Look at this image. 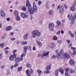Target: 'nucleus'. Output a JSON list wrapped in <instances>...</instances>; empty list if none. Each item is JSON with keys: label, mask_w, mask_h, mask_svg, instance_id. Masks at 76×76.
Returning <instances> with one entry per match:
<instances>
[{"label": "nucleus", "mask_w": 76, "mask_h": 76, "mask_svg": "<svg viewBox=\"0 0 76 76\" xmlns=\"http://www.w3.org/2000/svg\"><path fill=\"white\" fill-rule=\"evenodd\" d=\"M26 7H28L27 10L30 15H32L34 13V12H37V9L35 5V3L33 2V7H32L30 4L29 1L28 0H26Z\"/></svg>", "instance_id": "1"}, {"label": "nucleus", "mask_w": 76, "mask_h": 76, "mask_svg": "<svg viewBox=\"0 0 76 76\" xmlns=\"http://www.w3.org/2000/svg\"><path fill=\"white\" fill-rule=\"evenodd\" d=\"M41 34V32H39L38 30H34L31 33V35H32L33 38H35L37 36L38 37H39Z\"/></svg>", "instance_id": "2"}, {"label": "nucleus", "mask_w": 76, "mask_h": 76, "mask_svg": "<svg viewBox=\"0 0 76 76\" xmlns=\"http://www.w3.org/2000/svg\"><path fill=\"white\" fill-rule=\"evenodd\" d=\"M54 24L53 23H51L49 25V28L51 31H54Z\"/></svg>", "instance_id": "3"}, {"label": "nucleus", "mask_w": 76, "mask_h": 76, "mask_svg": "<svg viewBox=\"0 0 76 76\" xmlns=\"http://www.w3.org/2000/svg\"><path fill=\"white\" fill-rule=\"evenodd\" d=\"M16 57V54L14 53L13 55H11L10 57V60L11 61H13L14 60V58H15Z\"/></svg>", "instance_id": "4"}, {"label": "nucleus", "mask_w": 76, "mask_h": 76, "mask_svg": "<svg viewBox=\"0 0 76 76\" xmlns=\"http://www.w3.org/2000/svg\"><path fill=\"white\" fill-rule=\"evenodd\" d=\"M28 49V47L27 46H25L23 47V51L24 52L23 54L26 55V51H27V50Z\"/></svg>", "instance_id": "5"}, {"label": "nucleus", "mask_w": 76, "mask_h": 76, "mask_svg": "<svg viewBox=\"0 0 76 76\" xmlns=\"http://www.w3.org/2000/svg\"><path fill=\"white\" fill-rule=\"evenodd\" d=\"M63 56H64L65 58H70V56L68 54L66 53H64Z\"/></svg>", "instance_id": "6"}, {"label": "nucleus", "mask_w": 76, "mask_h": 76, "mask_svg": "<svg viewBox=\"0 0 76 76\" xmlns=\"http://www.w3.org/2000/svg\"><path fill=\"white\" fill-rule=\"evenodd\" d=\"M63 11H64V7L63 6H62L61 7H60L59 10V13H63Z\"/></svg>", "instance_id": "7"}, {"label": "nucleus", "mask_w": 76, "mask_h": 76, "mask_svg": "<svg viewBox=\"0 0 76 76\" xmlns=\"http://www.w3.org/2000/svg\"><path fill=\"white\" fill-rule=\"evenodd\" d=\"M43 56L45 57V56H47L49 54V52H47V51H43Z\"/></svg>", "instance_id": "8"}, {"label": "nucleus", "mask_w": 76, "mask_h": 76, "mask_svg": "<svg viewBox=\"0 0 76 76\" xmlns=\"http://www.w3.org/2000/svg\"><path fill=\"white\" fill-rule=\"evenodd\" d=\"M49 48H54V43L52 42L50 43L49 46Z\"/></svg>", "instance_id": "9"}, {"label": "nucleus", "mask_w": 76, "mask_h": 76, "mask_svg": "<svg viewBox=\"0 0 76 76\" xmlns=\"http://www.w3.org/2000/svg\"><path fill=\"white\" fill-rule=\"evenodd\" d=\"M28 33H26L25 35L23 36V39L24 40H27L28 39Z\"/></svg>", "instance_id": "10"}, {"label": "nucleus", "mask_w": 76, "mask_h": 76, "mask_svg": "<svg viewBox=\"0 0 76 76\" xmlns=\"http://www.w3.org/2000/svg\"><path fill=\"white\" fill-rule=\"evenodd\" d=\"M0 13L1 16H2V17H3V16L4 17L6 16V15L5 14V13H4V12L3 10H1Z\"/></svg>", "instance_id": "11"}, {"label": "nucleus", "mask_w": 76, "mask_h": 76, "mask_svg": "<svg viewBox=\"0 0 76 76\" xmlns=\"http://www.w3.org/2000/svg\"><path fill=\"white\" fill-rule=\"evenodd\" d=\"M69 64L70 65H71V66H74V65H75V62H74L73 59H70L69 61Z\"/></svg>", "instance_id": "12"}, {"label": "nucleus", "mask_w": 76, "mask_h": 76, "mask_svg": "<svg viewBox=\"0 0 76 76\" xmlns=\"http://www.w3.org/2000/svg\"><path fill=\"white\" fill-rule=\"evenodd\" d=\"M69 20H71L72 22V23H73L75 21V18L73 16H72V18H69Z\"/></svg>", "instance_id": "13"}, {"label": "nucleus", "mask_w": 76, "mask_h": 76, "mask_svg": "<svg viewBox=\"0 0 76 76\" xmlns=\"http://www.w3.org/2000/svg\"><path fill=\"white\" fill-rule=\"evenodd\" d=\"M29 69H27L26 72V73L27 74L26 76H31V74L29 73Z\"/></svg>", "instance_id": "14"}, {"label": "nucleus", "mask_w": 76, "mask_h": 76, "mask_svg": "<svg viewBox=\"0 0 76 76\" xmlns=\"http://www.w3.org/2000/svg\"><path fill=\"white\" fill-rule=\"evenodd\" d=\"M12 29V27L11 26H9L8 27H7L6 29V31H10Z\"/></svg>", "instance_id": "15"}, {"label": "nucleus", "mask_w": 76, "mask_h": 76, "mask_svg": "<svg viewBox=\"0 0 76 76\" xmlns=\"http://www.w3.org/2000/svg\"><path fill=\"white\" fill-rule=\"evenodd\" d=\"M14 13L15 16L19 15V12H18V11L16 10L14 11Z\"/></svg>", "instance_id": "16"}, {"label": "nucleus", "mask_w": 76, "mask_h": 76, "mask_svg": "<svg viewBox=\"0 0 76 76\" xmlns=\"http://www.w3.org/2000/svg\"><path fill=\"white\" fill-rule=\"evenodd\" d=\"M15 19L17 21H19L20 20V18L19 17V15H17L15 17Z\"/></svg>", "instance_id": "17"}, {"label": "nucleus", "mask_w": 76, "mask_h": 76, "mask_svg": "<svg viewBox=\"0 0 76 76\" xmlns=\"http://www.w3.org/2000/svg\"><path fill=\"white\" fill-rule=\"evenodd\" d=\"M15 60L16 63H19L20 60V58H19V57H18L16 58H15Z\"/></svg>", "instance_id": "18"}, {"label": "nucleus", "mask_w": 76, "mask_h": 76, "mask_svg": "<svg viewBox=\"0 0 76 76\" xmlns=\"http://www.w3.org/2000/svg\"><path fill=\"white\" fill-rule=\"evenodd\" d=\"M37 72L38 73L39 76H40L41 75H42V71H41V70L39 69L37 70Z\"/></svg>", "instance_id": "19"}, {"label": "nucleus", "mask_w": 76, "mask_h": 76, "mask_svg": "<svg viewBox=\"0 0 76 76\" xmlns=\"http://www.w3.org/2000/svg\"><path fill=\"white\" fill-rule=\"evenodd\" d=\"M49 15H53L54 13V11L52 10H50L48 12Z\"/></svg>", "instance_id": "20"}, {"label": "nucleus", "mask_w": 76, "mask_h": 76, "mask_svg": "<svg viewBox=\"0 0 76 76\" xmlns=\"http://www.w3.org/2000/svg\"><path fill=\"white\" fill-rule=\"evenodd\" d=\"M36 42L38 44V45L39 46V47H41L42 46V43L38 41L37 40L36 41Z\"/></svg>", "instance_id": "21"}, {"label": "nucleus", "mask_w": 76, "mask_h": 76, "mask_svg": "<svg viewBox=\"0 0 76 76\" xmlns=\"http://www.w3.org/2000/svg\"><path fill=\"white\" fill-rule=\"evenodd\" d=\"M45 6L48 9H49V5L48 4V1H47L46 3Z\"/></svg>", "instance_id": "22"}, {"label": "nucleus", "mask_w": 76, "mask_h": 76, "mask_svg": "<svg viewBox=\"0 0 76 76\" xmlns=\"http://www.w3.org/2000/svg\"><path fill=\"white\" fill-rule=\"evenodd\" d=\"M51 69V66L50 65H49V66H48L46 68V70H47L48 71V70H50Z\"/></svg>", "instance_id": "23"}, {"label": "nucleus", "mask_w": 76, "mask_h": 76, "mask_svg": "<svg viewBox=\"0 0 76 76\" xmlns=\"http://www.w3.org/2000/svg\"><path fill=\"white\" fill-rule=\"evenodd\" d=\"M21 16L23 18H26V14H25V13H22V14H21Z\"/></svg>", "instance_id": "24"}, {"label": "nucleus", "mask_w": 76, "mask_h": 76, "mask_svg": "<svg viewBox=\"0 0 76 76\" xmlns=\"http://www.w3.org/2000/svg\"><path fill=\"white\" fill-rule=\"evenodd\" d=\"M26 67L27 68H31V65L29 63H27L26 64Z\"/></svg>", "instance_id": "25"}, {"label": "nucleus", "mask_w": 76, "mask_h": 76, "mask_svg": "<svg viewBox=\"0 0 76 76\" xmlns=\"http://www.w3.org/2000/svg\"><path fill=\"white\" fill-rule=\"evenodd\" d=\"M55 76H58V70L57 69L55 71Z\"/></svg>", "instance_id": "26"}, {"label": "nucleus", "mask_w": 76, "mask_h": 76, "mask_svg": "<svg viewBox=\"0 0 76 76\" xmlns=\"http://www.w3.org/2000/svg\"><path fill=\"white\" fill-rule=\"evenodd\" d=\"M27 42H21V44H22V45H26L27 44Z\"/></svg>", "instance_id": "27"}, {"label": "nucleus", "mask_w": 76, "mask_h": 76, "mask_svg": "<svg viewBox=\"0 0 76 76\" xmlns=\"http://www.w3.org/2000/svg\"><path fill=\"white\" fill-rule=\"evenodd\" d=\"M25 56V55L24 54H22L21 55V58L20 59V60L21 61H22L23 60V57H24V56Z\"/></svg>", "instance_id": "28"}, {"label": "nucleus", "mask_w": 76, "mask_h": 76, "mask_svg": "<svg viewBox=\"0 0 76 76\" xmlns=\"http://www.w3.org/2000/svg\"><path fill=\"white\" fill-rule=\"evenodd\" d=\"M29 72L30 74H33L34 73V70H32V69H30L29 71Z\"/></svg>", "instance_id": "29"}, {"label": "nucleus", "mask_w": 76, "mask_h": 76, "mask_svg": "<svg viewBox=\"0 0 76 76\" xmlns=\"http://www.w3.org/2000/svg\"><path fill=\"white\" fill-rule=\"evenodd\" d=\"M22 69V66L19 67L17 69L18 72H20Z\"/></svg>", "instance_id": "30"}, {"label": "nucleus", "mask_w": 76, "mask_h": 76, "mask_svg": "<svg viewBox=\"0 0 76 76\" xmlns=\"http://www.w3.org/2000/svg\"><path fill=\"white\" fill-rule=\"evenodd\" d=\"M71 9L72 10V11H73V12L75 11V7L74 6L72 7H71Z\"/></svg>", "instance_id": "31"}, {"label": "nucleus", "mask_w": 76, "mask_h": 76, "mask_svg": "<svg viewBox=\"0 0 76 76\" xmlns=\"http://www.w3.org/2000/svg\"><path fill=\"white\" fill-rule=\"evenodd\" d=\"M59 72H60L62 75H63V74L64 73V72H63V69H59Z\"/></svg>", "instance_id": "32"}, {"label": "nucleus", "mask_w": 76, "mask_h": 76, "mask_svg": "<svg viewBox=\"0 0 76 76\" xmlns=\"http://www.w3.org/2000/svg\"><path fill=\"white\" fill-rule=\"evenodd\" d=\"M69 34L71 36L72 38H73V37H74V34H72V32L71 31H70L69 32Z\"/></svg>", "instance_id": "33"}, {"label": "nucleus", "mask_w": 76, "mask_h": 76, "mask_svg": "<svg viewBox=\"0 0 76 76\" xmlns=\"http://www.w3.org/2000/svg\"><path fill=\"white\" fill-rule=\"evenodd\" d=\"M57 23L58 26H60V25H61V23L59 21H57Z\"/></svg>", "instance_id": "34"}, {"label": "nucleus", "mask_w": 76, "mask_h": 76, "mask_svg": "<svg viewBox=\"0 0 76 76\" xmlns=\"http://www.w3.org/2000/svg\"><path fill=\"white\" fill-rule=\"evenodd\" d=\"M22 10H23V11H26V7L25 6H23L22 8Z\"/></svg>", "instance_id": "35"}, {"label": "nucleus", "mask_w": 76, "mask_h": 76, "mask_svg": "<svg viewBox=\"0 0 76 76\" xmlns=\"http://www.w3.org/2000/svg\"><path fill=\"white\" fill-rule=\"evenodd\" d=\"M61 56H60V53H58L56 55V57L58 58H59Z\"/></svg>", "instance_id": "36"}, {"label": "nucleus", "mask_w": 76, "mask_h": 76, "mask_svg": "<svg viewBox=\"0 0 76 76\" xmlns=\"http://www.w3.org/2000/svg\"><path fill=\"white\" fill-rule=\"evenodd\" d=\"M53 40H54L55 41H56V40H57V37L56 36H55L53 37Z\"/></svg>", "instance_id": "37"}, {"label": "nucleus", "mask_w": 76, "mask_h": 76, "mask_svg": "<svg viewBox=\"0 0 76 76\" xmlns=\"http://www.w3.org/2000/svg\"><path fill=\"white\" fill-rule=\"evenodd\" d=\"M71 49L72 50V51H75V50L76 49V48H73V47H71Z\"/></svg>", "instance_id": "38"}, {"label": "nucleus", "mask_w": 76, "mask_h": 76, "mask_svg": "<svg viewBox=\"0 0 76 76\" xmlns=\"http://www.w3.org/2000/svg\"><path fill=\"white\" fill-rule=\"evenodd\" d=\"M41 4H42V2H41V1H39L38 2V5H41Z\"/></svg>", "instance_id": "39"}, {"label": "nucleus", "mask_w": 76, "mask_h": 76, "mask_svg": "<svg viewBox=\"0 0 76 76\" xmlns=\"http://www.w3.org/2000/svg\"><path fill=\"white\" fill-rule=\"evenodd\" d=\"M61 42H62L60 40H59L58 41L57 43L59 44H61Z\"/></svg>", "instance_id": "40"}, {"label": "nucleus", "mask_w": 76, "mask_h": 76, "mask_svg": "<svg viewBox=\"0 0 76 76\" xmlns=\"http://www.w3.org/2000/svg\"><path fill=\"white\" fill-rule=\"evenodd\" d=\"M56 57V56L53 55L52 57L51 58L52 59H55Z\"/></svg>", "instance_id": "41"}, {"label": "nucleus", "mask_w": 76, "mask_h": 76, "mask_svg": "<svg viewBox=\"0 0 76 76\" xmlns=\"http://www.w3.org/2000/svg\"><path fill=\"white\" fill-rule=\"evenodd\" d=\"M18 63H15V65L14 66V67H16L18 66Z\"/></svg>", "instance_id": "42"}, {"label": "nucleus", "mask_w": 76, "mask_h": 76, "mask_svg": "<svg viewBox=\"0 0 76 76\" xmlns=\"http://www.w3.org/2000/svg\"><path fill=\"white\" fill-rule=\"evenodd\" d=\"M70 73H73L74 72V71L72 69H71V70L70 71Z\"/></svg>", "instance_id": "43"}, {"label": "nucleus", "mask_w": 76, "mask_h": 76, "mask_svg": "<svg viewBox=\"0 0 76 76\" xmlns=\"http://www.w3.org/2000/svg\"><path fill=\"white\" fill-rule=\"evenodd\" d=\"M64 52V50H63L62 49L60 51V54H63Z\"/></svg>", "instance_id": "44"}, {"label": "nucleus", "mask_w": 76, "mask_h": 76, "mask_svg": "<svg viewBox=\"0 0 76 76\" xmlns=\"http://www.w3.org/2000/svg\"><path fill=\"white\" fill-rule=\"evenodd\" d=\"M2 55H3V53H0V59H1V58H2Z\"/></svg>", "instance_id": "45"}, {"label": "nucleus", "mask_w": 76, "mask_h": 76, "mask_svg": "<svg viewBox=\"0 0 76 76\" xmlns=\"http://www.w3.org/2000/svg\"><path fill=\"white\" fill-rule=\"evenodd\" d=\"M66 72H69V71H70V69H69V68H67L66 69Z\"/></svg>", "instance_id": "46"}, {"label": "nucleus", "mask_w": 76, "mask_h": 76, "mask_svg": "<svg viewBox=\"0 0 76 76\" xmlns=\"http://www.w3.org/2000/svg\"><path fill=\"white\" fill-rule=\"evenodd\" d=\"M63 6L65 9H67V6L66 4H64Z\"/></svg>", "instance_id": "47"}, {"label": "nucleus", "mask_w": 76, "mask_h": 76, "mask_svg": "<svg viewBox=\"0 0 76 76\" xmlns=\"http://www.w3.org/2000/svg\"><path fill=\"white\" fill-rule=\"evenodd\" d=\"M0 45L1 48H3V46H4V44H3V43H2Z\"/></svg>", "instance_id": "48"}, {"label": "nucleus", "mask_w": 76, "mask_h": 76, "mask_svg": "<svg viewBox=\"0 0 76 76\" xmlns=\"http://www.w3.org/2000/svg\"><path fill=\"white\" fill-rule=\"evenodd\" d=\"M66 42H67L68 44H69V43L70 42V41L69 40H66Z\"/></svg>", "instance_id": "49"}, {"label": "nucleus", "mask_w": 76, "mask_h": 76, "mask_svg": "<svg viewBox=\"0 0 76 76\" xmlns=\"http://www.w3.org/2000/svg\"><path fill=\"white\" fill-rule=\"evenodd\" d=\"M11 40H12V41H14L16 39V38H11Z\"/></svg>", "instance_id": "50"}, {"label": "nucleus", "mask_w": 76, "mask_h": 76, "mask_svg": "<svg viewBox=\"0 0 76 76\" xmlns=\"http://www.w3.org/2000/svg\"><path fill=\"white\" fill-rule=\"evenodd\" d=\"M8 52H9V51L7 50H5V53L6 54H7V53H8Z\"/></svg>", "instance_id": "51"}, {"label": "nucleus", "mask_w": 76, "mask_h": 76, "mask_svg": "<svg viewBox=\"0 0 76 76\" xmlns=\"http://www.w3.org/2000/svg\"><path fill=\"white\" fill-rule=\"evenodd\" d=\"M14 35V33L13 32H11L10 34V36H13V35Z\"/></svg>", "instance_id": "52"}, {"label": "nucleus", "mask_w": 76, "mask_h": 76, "mask_svg": "<svg viewBox=\"0 0 76 76\" xmlns=\"http://www.w3.org/2000/svg\"><path fill=\"white\" fill-rule=\"evenodd\" d=\"M1 38L2 39H4L5 38V36H1Z\"/></svg>", "instance_id": "53"}, {"label": "nucleus", "mask_w": 76, "mask_h": 76, "mask_svg": "<svg viewBox=\"0 0 76 76\" xmlns=\"http://www.w3.org/2000/svg\"><path fill=\"white\" fill-rule=\"evenodd\" d=\"M73 5L74 6L76 5V1H74Z\"/></svg>", "instance_id": "54"}, {"label": "nucleus", "mask_w": 76, "mask_h": 76, "mask_svg": "<svg viewBox=\"0 0 76 76\" xmlns=\"http://www.w3.org/2000/svg\"><path fill=\"white\" fill-rule=\"evenodd\" d=\"M28 48V50H31V47L30 46H27Z\"/></svg>", "instance_id": "55"}, {"label": "nucleus", "mask_w": 76, "mask_h": 76, "mask_svg": "<svg viewBox=\"0 0 76 76\" xmlns=\"http://www.w3.org/2000/svg\"><path fill=\"white\" fill-rule=\"evenodd\" d=\"M57 35H59L60 34V31H59L57 32Z\"/></svg>", "instance_id": "56"}, {"label": "nucleus", "mask_w": 76, "mask_h": 76, "mask_svg": "<svg viewBox=\"0 0 76 76\" xmlns=\"http://www.w3.org/2000/svg\"><path fill=\"white\" fill-rule=\"evenodd\" d=\"M10 75V72L9 71H7V73L6 74L7 75Z\"/></svg>", "instance_id": "57"}, {"label": "nucleus", "mask_w": 76, "mask_h": 76, "mask_svg": "<svg viewBox=\"0 0 76 76\" xmlns=\"http://www.w3.org/2000/svg\"><path fill=\"white\" fill-rule=\"evenodd\" d=\"M16 51H17V50H14V51H12V53H13L14 54H15V52H16Z\"/></svg>", "instance_id": "58"}, {"label": "nucleus", "mask_w": 76, "mask_h": 76, "mask_svg": "<svg viewBox=\"0 0 76 76\" xmlns=\"http://www.w3.org/2000/svg\"><path fill=\"white\" fill-rule=\"evenodd\" d=\"M33 50H36V48H35V47L34 46L33 48Z\"/></svg>", "instance_id": "59"}, {"label": "nucleus", "mask_w": 76, "mask_h": 76, "mask_svg": "<svg viewBox=\"0 0 76 76\" xmlns=\"http://www.w3.org/2000/svg\"><path fill=\"white\" fill-rule=\"evenodd\" d=\"M1 69H3L4 68V65H1Z\"/></svg>", "instance_id": "60"}, {"label": "nucleus", "mask_w": 76, "mask_h": 76, "mask_svg": "<svg viewBox=\"0 0 76 76\" xmlns=\"http://www.w3.org/2000/svg\"><path fill=\"white\" fill-rule=\"evenodd\" d=\"M7 21H9L10 20V18H7Z\"/></svg>", "instance_id": "61"}, {"label": "nucleus", "mask_w": 76, "mask_h": 76, "mask_svg": "<svg viewBox=\"0 0 76 76\" xmlns=\"http://www.w3.org/2000/svg\"><path fill=\"white\" fill-rule=\"evenodd\" d=\"M61 34H64V31L63 30H61Z\"/></svg>", "instance_id": "62"}, {"label": "nucleus", "mask_w": 76, "mask_h": 76, "mask_svg": "<svg viewBox=\"0 0 76 76\" xmlns=\"http://www.w3.org/2000/svg\"><path fill=\"white\" fill-rule=\"evenodd\" d=\"M65 75L66 76H68V73H67V72H66L65 73Z\"/></svg>", "instance_id": "63"}, {"label": "nucleus", "mask_w": 76, "mask_h": 76, "mask_svg": "<svg viewBox=\"0 0 76 76\" xmlns=\"http://www.w3.org/2000/svg\"><path fill=\"white\" fill-rule=\"evenodd\" d=\"M74 17L75 19H76V13L74 14Z\"/></svg>", "instance_id": "64"}]
</instances>
